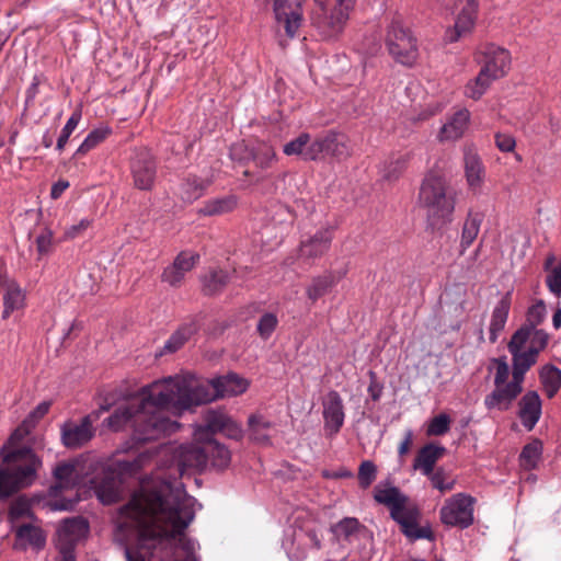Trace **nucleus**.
<instances>
[{
  "label": "nucleus",
  "mask_w": 561,
  "mask_h": 561,
  "mask_svg": "<svg viewBox=\"0 0 561 561\" xmlns=\"http://www.w3.org/2000/svg\"><path fill=\"white\" fill-rule=\"evenodd\" d=\"M186 339H184L180 333L179 331H175L170 337L169 340L165 342L164 346H163V351L161 352V354L163 353H174L176 352L178 350H180L185 343H186Z\"/></svg>",
  "instance_id": "obj_60"
},
{
  "label": "nucleus",
  "mask_w": 561,
  "mask_h": 561,
  "mask_svg": "<svg viewBox=\"0 0 561 561\" xmlns=\"http://www.w3.org/2000/svg\"><path fill=\"white\" fill-rule=\"evenodd\" d=\"M419 202L425 209L432 227L449 224L456 205V192L446 181L434 173L425 176L420 187Z\"/></svg>",
  "instance_id": "obj_7"
},
{
  "label": "nucleus",
  "mask_w": 561,
  "mask_h": 561,
  "mask_svg": "<svg viewBox=\"0 0 561 561\" xmlns=\"http://www.w3.org/2000/svg\"><path fill=\"white\" fill-rule=\"evenodd\" d=\"M386 46L390 56L403 66L412 67L417 60L416 38L400 15L393 16L387 28Z\"/></svg>",
  "instance_id": "obj_9"
},
{
  "label": "nucleus",
  "mask_w": 561,
  "mask_h": 561,
  "mask_svg": "<svg viewBox=\"0 0 561 561\" xmlns=\"http://www.w3.org/2000/svg\"><path fill=\"white\" fill-rule=\"evenodd\" d=\"M164 449L163 445L154 446L140 451L133 459H117L106 468L102 477L92 480L94 492L103 504H113L121 497L123 477L138 473L158 453Z\"/></svg>",
  "instance_id": "obj_6"
},
{
  "label": "nucleus",
  "mask_w": 561,
  "mask_h": 561,
  "mask_svg": "<svg viewBox=\"0 0 561 561\" xmlns=\"http://www.w3.org/2000/svg\"><path fill=\"white\" fill-rule=\"evenodd\" d=\"M333 239L332 229L325 228L317 231L312 237L300 242L299 257L314 260L327 253Z\"/></svg>",
  "instance_id": "obj_19"
},
{
  "label": "nucleus",
  "mask_w": 561,
  "mask_h": 561,
  "mask_svg": "<svg viewBox=\"0 0 561 561\" xmlns=\"http://www.w3.org/2000/svg\"><path fill=\"white\" fill-rule=\"evenodd\" d=\"M198 260L199 255L196 253L191 251L180 252L173 263L163 270L161 280L169 284L171 287H181L185 275L194 268Z\"/></svg>",
  "instance_id": "obj_14"
},
{
  "label": "nucleus",
  "mask_w": 561,
  "mask_h": 561,
  "mask_svg": "<svg viewBox=\"0 0 561 561\" xmlns=\"http://www.w3.org/2000/svg\"><path fill=\"white\" fill-rule=\"evenodd\" d=\"M549 335L542 330H531V335L529 337L530 344L528 350L530 352H535L538 356L540 351H542L548 344Z\"/></svg>",
  "instance_id": "obj_56"
},
{
  "label": "nucleus",
  "mask_w": 561,
  "mask_h": 561,
  "mask_svg": "<svg viewBox=\"0 0 561 561\" xmlns=\"http://www.w3.org/2000/svg\"><path fill=\"white\" fill-rule=\"evenodd\" d=\"M478 12L477 0H467L460 13L456 19L453 28L446 32V41L449 43L457 42L461 36L469 34L474 26Z\"/></svg>",
  "instance_id": "obj_20"
},
{
  "label": "nucleus",
  "mask_w": 561,
  "mask_h": 561,
  "mask_svg": "<svg viewBox=\"0 0 561 561\" xmlns=\"http://www.w3.org/2000/svg\"><path fill=\"white\" fill-rule=\"evenodd\" d=\"M36 250L38 259L50 253L53 249V232L49 229H43L42 232L36 237Z\"/></svg>",
  "instance_id": "obj_55"
},
{
  "label": "nucleus",
  "mask_w": 561,
  "mask_h": 561,
  "mask_svg": "<svg viewBox=\"0 0 561 561\" xmlns=\"http://www.w3.org/2000/svg\"><path fill=\"white\" fill-rule=\"evenodd\" d=\"M542 453V444L539 439H534L524 446L519 460L520 466L527 470L535 469Z\"/></svg>",
  "instance_id": "obj_41"
},
{
  "label": "nucleus",
  "mask_w": 561,
  "mask_h": 561,
  "mask_svg": "<svg viewBox=\"0 0 561 561\" xmlns=\"http://www.w3.org/2000/svg\"><path fill=\"white\" fill-rule=\"evenodd\" d=\"M470 119V113L467 108L457 111L440 128L439 140L459 139L466 131Z\"/></svg>",
  "instance_id": "obj_25"
},
{
  "label": "nucleus",
  "mask_w": 561,
  "mask_h": 561,
  "mask_svg": "<svg viewBox=\"0 0 561 561\" xmlns=\"http://www.w3.org/2000/svg\"><path fill=\"white\" fill-rule=\"evenodd\" d=\"M324 428L330 436L336 435L345 420L343 399L335 390L329 391L322 399Z\"/></svg>",
  "instance_id": "obj_13"
},
{
  "label": "nucleus",
  "mask_w": 561,
  "mask_h": 561,
  "mask_svg": "<svg viewBox=\"0 0 561 561\" xmlns=\"http://www.w3.org/2000/svg\"><path fill=\"white\" fill-rule=\"evenodd\" d=\"M409 159V154H400L386 161L380 170L381 178L388 182L398 180L405 170Z\"/></svg>",
  "instance_id": "obj_39"
},
{
  "label": "nucleus",
  "mask_w": 561,
  "mask_h": 561,
  "mask_svg": "<svg viewBox=\"0 0 561 561\" xmlns=\"http://www.w3.org/2000/svg\"><path fill=\"white\" fill-rule=\"evenodd\" d=\"M0 500L31 486L42 468V459L32 448H0Z\"/></svg>",
  "instance_id": "obj_3"
},
{
  "label": "nucleus",
  "mask_w": 561,
  "mask_h": 561,
  "mask_svg": "<svg viewBox=\"0 0 561 561\" xmlns=\"http://www.w3.org/2000/svg\"><path fill=\"white\" fill-rule=\"evenodd\" d=\"M24 517L37 520L32 511L30 501L25 496H20L11 503L8 512V520L12 524V527H14L18 526L16 523Z\"/></svg>",
  "instance_id": "obj_38"
},
{
  "label": "nucleus",
  "mask_w": 561,
  "mask_h": 561,
  "mask_svg": "<svg viewBox=\"0 0 561 561\" xmlns=\"http://www.w3.org/2000/svg\"><path fill=\"white\" fill-rule=\"evenodd\" d=\"M324 154L327 156L325 134L317 137L312 142L307 145L304 152V159L316 161Z\"/></svg>",
  "instance_id": "obj_49"
},
{
  "label": "nucleus",
  "mask_w": 561,
  "mask_h": 561,
  "mask_svg": "<svg viewBox=\"0 0 561 561\" xmlns=\"http://www.w3.org/2000/svg\"><path fill=\"white\" fill-rule=\"evenodd\" d=\"M531 328L529 327H522L518 329L512 336L511 341L508 342V352L510 353H516L522 352L525 344L529 341V337L531 335Z\"/></svg>",
  "instance_id": "obj_52"
},
{
  "label": "nucleus",
  "mask_w": 561,
  "mask_h": 561,
  "mask_svg": "<svg viewBox=\"0 0 561 561\" xmlns=\"http://www.w3.org/2000/svg\"><path fill=\"white\" fill-rule=\"evenodd\" d=\"M451 419L446 413L434 416L427 426L426 434L428 436H442L449 432Z\"/></svg>",
  "instance_id": "obj_47"
},
{
  "label": "nucleus",
  "mask_w": 561,
  "mask_h": 561,
  "mask_svg": "<svg viewBox=\"0 0 561 561\" xmlns=\"http://www.w3.org/2000/svg\"><path fill=\"white\" fill-rule=\"evenodd\" d=\"M320 12L313 13V21L319 30L327 37H333L340 34L348 20V13L343 9L333 8L330 14L321 5Z\"/></svg>",
  "instance_id": "obj_18"
},
{
  "label": "nucleus",
  "mask_w": 561,
  "mask_h": 561,
  "mask_svg": "<svg viewBox=\"0 0 561 561\" xmlns=\"http://www.w3.org/2000/svg\"><path fill=\"white\" fill-rule=\"evenodd\" d=\"M14 533L13 548L25 551L27 548L41 550L46 545V535L39 525L25 523L12 527Z\"/></svg>",
  "instance_id": "obj_16"
},
{
  "label": "nucleus",
  "mask_w": 561,
  "mask_h": 561,
  "mask_svg": "<svg viewBox=\"0 0 561 561\" xmlns=\"http://www.w3.org/2000/svg\"><path fill=\"white\" fill-rule=\"evenodd\" d=\"M186 339H184L180 333L179 331H175L170 337L169 340L165 342L164 346H163V351L161 352V354L163 353H174L176 352L178 350H180L185 343H186Z\"/></svg>",
  "instance_id": "obj_61"
},
{
  "label": "nucleus",
  "mask_w": 561,
  "mask_h": 561,
  "mask_svg": "<svg viewBox=\"0 0 561 561\" xmlns=\"http://www.w3.org/2000/svg\"><path fill=\"white\" fill-rule=\"evenodd\" d=\"M217 433H222L231 439L242 437L241 427L225 412L208 410L204 415V424L198 425L194 431L196 443H206L207 462L218 469H225L230 463V451L227 447L213 438Z\"/></svg>",
  "instance_id": "obj_4"
},
{
  "label": "nucleus",
  "mask_w": 561,
  "mask_h": 561,
  "mask_svg": "<svg viewBox=\"0 0 561 561\" xmlns=\"http://www.w3.org/2000/svg\"><path fill=\"white\" fill-rule=\"evenodd\" d=\"M327 156L344 160L351 156L352 148L346 136L334 131L325 134Z\"/></svg>",
  "instance_id": "obj_34"
},
{
  "label": "nucleus",
  "mask_w": 561,
  "mask_h": 561,
  "mask_svg": "<svg viewBox=\"0 0 561 561\" xmlns=\"http://www.w3.org/2000/svg\"><path fill=\"white\" fill-rule=\"evenodd\" d=\"M250 438L257 444H268L274 424L262 414H252L248 420Z\"/></svg>",
  "instance_id": "obj_29"
},
{
  "label": "nucleus",
  "mask_w": 561,
  "mask_h": 561,
  "mask_svg": "<svg viewBox=\"0 0 561 561\" xmlns=\"http://www.w3.org/2000/svg\"><path fill=\"white\" fill-rule=\"evenodd\" d=\"M51 403L50 401H44L39 403L26 417L32 421V425L35 427L37 422L43 419L49 411Z\"/></svg>",
  "instance_id": "obj_62"
},
{
  "label": "nucleus",
  "mask_w": 561,
  "mask_h": 561,
  "mask_svg": "<svg viewBox=\"0 0 561 561\" xmlns=\"http://www.w3.org/2000/svg\"><path fill=\"white\" fill-rule=\"evenodd\" d=\"M510 368L504 359H496V373L494 377L495 387L507 385Z\"/></svg>",
  "instance_id": "obj_58"
},
{
  "label": "nucleus",
  "mask_w": 561,
  "mask_h": 561,
  "mask_svg": "<svg viewBox=\"0 0 561 561\" xmlns=\"http://www.w3.org/2000/svg\"><path fill=\"white\" fill-rule=\"evenodd\" d=\"M511 355L513 357V379L523 383L525 374L536 364L538 356L529 350L511 353Z\"/></svg>",
  "instance_id": "obj_35"
},
{
  "label": "nucleus",
  "mask_w": 561,
  "mask_h": 561,
  "mask_svg": "<svg viewBox=\"0 0 561 561\" xmlns=\"http://www.w3.org/2000/svg\"><path fill=\"white\" fill-rule=\"evenodd\" d=\"M81 116V111L76 110L67 121L57 139L56 149L58 151H62L65 149V146L67 145L69 137L80 123Z\"/></svg>",
  "instance_id": "obj_45"
},
{
  "label": "nucleus",
  "mask_w": 561,
  "mask_h": 561,
  "mask_svg": "<svg viewBox=\"0 0 561 561\" xmlns=\"http://www.w3.org/2000/svg\"><path fill=\"white\" fill-rule=\"evenodd\" d=\"M474 60L481 65L478 76L465 87L466 96L479 100L493 81L507 75L511 67V53L493 43H481L474 51Z\"/></svg>",
  "instance_id": "obj_5"
},
{
  "label": "nucleus",
  "mask_w": 561,
  "mask_h": 561,
  "mask_svg": "<svg viewBox=\"0 0 561 561\" xmlns=\"http://www.w3.org/2000/svg\"><path fill=\"white\" fill-rule=\"evenodd\" d=\"M179 471L185 469L202 470L207 465L206 443L182 445L175 450Z\"/></svg>",
  "instance_id": "obj_17"
},
{
  "label": "nucleus",
  "mask_w": 561,
  "mask_h": 561,
  "mask_svg": "<svg viewBox=\"0 0 561 561\" xmlns=\"http://www.w3.org/2000/svg\"><path fill=\"white\" fill-rule=\"evenodd\" d=\"M94 436L90 416H84L80 423L67 422L61 426V442L67 448H80Z\"/></svg>",
  "instance_id": "obj_15"
},
{
  "label": "nucleus",
  "mask_w": 561,
  "mask_h": 561,
  "mask_svg": "<svg viewBox=\"0 0 561 561\" xmlns=\"http://www.w3.org/2000/svg\"><path fill=\"white\" fill-rule=\"evenodd\" d=\"M463 167L469 188L477 192L484 181L485 169L481 158L472 147L465 148Z\"/></svg>",
  "instance_id": "obj_22"
},
{
  "label": "nucleus",
  "mask_w": 561,
  "mask_h": 561,
  "mask_svg": "<svg viewBox=\"0 0 561 561\" xmlns=\"http://www.w3.org/2000/svg\"><path fill=\"white\" fill-rule=\"evenodd\" d=\"M546 317V306L539 300L529 307L527 311V322L533 330L540 324Z\"/></svg>",
  "instance_id": "obj_54"
},
{
  "label": "nucleus",
  "mask_w": 561,
  "mask_h": 561,
  "mask_svg": "<svg viewBox=\"0 0 561 561\" xmlns=\"http://www.w3.org/2000/svg\"><path fill=\"white\" fill-rule=\"evenodd\" d=\"M360 527V524L355 517H345L331 527V531L337 539L348 540L355 535Z\"/></svg>",
  "instance_id": "obj_43"
},
{
  "label": "nucleus",
  "mask_w": 561,
  "mask_h": 561,
  "mask_svg": "<svg viewBox=\"0 0 561 561\" xmlns=\"http://www.w3.org/2000/svg\"><path fill=\"white\" fill-rule=\"evenodd\" d=\"M482 222L481 214L469 213L462 227L460 248L465 252L476 240Z\"/></svg>",
  "instance_id": "obj_36"
},
{
  "label": "nucleus",
  "mask_w": 561,
  "mask_h": 561,
  "mask_svg": "<svg viewBox=\"0 0 561 561\" xmlns=\"http://www.w3.org/2000/svg\"><path fill=\"white\" fill-rule=\"evenodd\" d=\"M510 308L511 293H506L505 296H503L496 304L492 312L489 336L491 343H495L497 341L499 334L504 330L508 318Z\"/></svg>",
  "instance_id": "obj_28"
},
{
  "label": "nucleus",
  "mask_w": 561,
  "mask_h": 561,
  "mask_svg": "<svg viewBox=\"0 0 561 561\" xmlns=\"http://www.w3.org/2000/svg\"><path fill=\"white\" fill-rule=\"evenodd\" d=\"M194 517V499L163 481L141 486L121 507L116 536L126 541L127 561H198V543L184 534Z\"/></svg>",
  "instance_id": "obj_1"
},
{
  "label": "nucleus",
  "mask_w": 561,
  "mask_h": 561,
  "mask_svg": "<svg viewBox=\"0 0 561 561\" xmlns=\"http://www.w3.org/2000/svg\"><path fill=\"white\" fill-rule=\"evenodd\" d=\"M433 488L437 489L440 493L451 491L455 488V480L447 481V474L443 468H438L431 474H427Z\"/></svg>",
  "instance_id": "obj_51"
},
{
  "label": "nucleus",
  "mask_w": 561,
  "mask_h": 561,
  "mask_svg": "<svg viewBox=\"0 0 561 561\" xmlns=\"http://www.w3.org/2000/svg\"><path fill=\"white\" fill-rule=\"evenodd\" d=\"M186 339H184L180 333L179 331H175L170 337L169 340L165 342L164 346H163V351L161 352V354L163 353H174L176 352L178 350H180L185 343H186Z\"/></svg>",
  "instance_id": "obj_59"
},
{
  "label": "nucleus",
  "mask_w": 561,
  "mask_h": 561,
  "mask_svg": "<svg viewBox=\"0 0 561 561\" xmlns=\"http://www.w3.org/2000/svg\"><path fill=\"white\" fill-rule=\"evenodd\" d=\"M374 499L390 510V516L396 520L402 533L411 539L427 537V530L419 526L420 512L416 507L407 506L408 497L397 486L383 488L377 484Z\"/></svg>",
  "instance_id": "obj_8"
},
{
  "label": "nucleus",
  "mask_w": 561,
  "mask_h": 561,
  "mask_svg": "<svg viewBox=\"0 0 561 561\" xmlns=\"http://www.w3.org/2000/svg\"><path fill=\"white\" fill-rule=\"evenodd\" d=\"M476 499L467 493H456L446 499L439 510L440 522L448 527L466 529L474 522Z\"/></svg>",
  "instance_id": "obj_10"
},
{
  "label": "nucleus",
  "mask_w": 561,
  "mask_h": 561,
  "mask_svg": "<svg viewBox=\"0 0 561 561\" xmlns=\"http://www.w3.org/2000/svg\"><path fill=\"white\" fill-rule=\"evenodd\" d=\"M34 426L31 420H24L10 435L9 439L2 447L8 448H32L26 442V437L31 434Z\"/></svg>",
  "instance_id": "obj_42"
},
{
  "label": "nucleus",
  "mask_w": 561,
  "mask_h": 561,
  "mask_svg": "<svg viewBox=\"0 0 561 561\" xmlns=\"http://www.w3.org/2000/svg\"><path fill=\"white\" fill-rule=\"evenodd\" d=\"M274 14L286 35L295 37L302 22L301 0H274Z\"/></svg>",
  "instance_id": "obj_12"
},
{
  "label": "nucleus",
  "mask_w": 561,
  "mask_h": 561,
  "mask_svg": "<svg viewBox=\"0 0 561 561\" xmlns=\"http://www.w3.org/2000/svg\"><path fill=\"white\" fill-rule=\"evenodd\" d=\"M91 226V220L84 218L81 219L78 225H73L67 229L66 234L69 238H76L82 233V231L87 230Z\"/></svg>",
  "instance_id": "obj_64"
},
{
  "label": "nucleus",
  "mask_w": 561,
  "mask_h": 561,
  "mask_svg": "<svg viewBox=\"0 0 561 561\" xmlns=\"http://www.w3.org/2000/svg\"><path fill=\"white\" fill-rule=\"evenodd\" d=\"M237 206L238 197L236 195H227L204 202L197 214L207 217L222 216L232 213Z\"/></svg>",
  "instance_id": "obj_27"
},
{
  "label": "nucleus",
  "mask_w": 561,
  "mask_h": 561,
  "mask_svg": "<svg viewBox=\"0 0 561 561\" xmlns=\"http://www.w3.org/2000/svg\"><path fill=\"white\" fill-rule=\"evenodd\" d=\"M342 275L336 276L334 272H325L311 278L306 288L308 299L314 304L318 299L327 295L341 279Z\"/></svg>",
  "instance_id": "obj_26"
},
{
  "label": "nucleus",
  "mask_w": 561,
  "mask_h": 561,
  "mask_svg": "<svg viewBox=\"0 0 561 561\" xmlns=\"http://www.w3.org/2000/svg\"><path fill=\"white\" fill-rule=\"evenodd\" d=\"M539 377L547 397L553 398L561 388V370L553 365H546Z\"/></svg>",
  "instance_id": "obj_37"
},
{
  "label": "nucleus",
  "mask_w": 561,
  "mask_h": 561,
  "mask_svg": "<svg viewBox=\"0 0 561 561\" xmlns=\"http://www.w3.org/2000/svg\"><path fill=\"white\" fill-rule=\"evenodd\" d=\"M248 387V380L233 373L210 380L190 374L168 377L130 396L126 403L108 416L107 425L115 432L130 426L128 448L138 449L146 443L156 442L178 431L180 424L171 420L167 412L181 413L219 398L239 396Z\"/></svg>",
  "instance_id": "obj_2"
},
{
  "label": "nucleus",
  "mask_w": 561,
  "mask_h": 561,
  "mask_svg": "<svg viewBox=\"0 0 561 561\" xmlns=\"http://www.w3.org/2000/svg\"><path fill=\"white\" fill-rule=\"evenodd\" d=\"M112 134V128L108 126H102L99 128L93 129L88 134L85 139L82 141V144L77 149L75 156L80 157L84 156L95 147H98L100 144H102L110 135Z\"/></svg>",
  "instance_id": "obj_40"
},
{
  "label": "nucleus",
  "mask_w": 561,
  "mask_h": 561,
  "mask_svg": "<svg viewBox=\"0 0 561 561\" xmlns=\"http://www.w3.org/2000/svg\"><path fill=\"white\" fill-rule=\"evenodd\" d=\"M230 280L229 273L224 270H210L202 277V291L206 296L220 294Z\"/></svg>",
  "instance_id": "obj_32"
},
{
  "label": "nucleus",
  "mask_w": 561,
  "mask_h": 561,
  "mask_svg": "<svg viewBox=\"0 0 561 561\" xmlns=\"http://www.w3.org/2000/svg\"><path fill=\"white\" fill-rule=\"evenodd\" d=\"M522 383L512 378V381L507 385L495 387V389L485 397L484 404L489 410H507L522 392Z\"/></svg>",
  "instance_id": "obj_21"
},
{
  "label": "nucleus",
  "mask_w": 561,
  "mask_h": 561,
  "mask_svg": "<svg viewBox=\"0 0 561 561\" xmlns=\"http://www.w3.org/2000/svg\"><path fill=\"white\" fill-rule=\"evenodd\" d=\"M250 158L260 169H268L276 161V152L272 145L256 141L249 148Z\"/></svg>",
  "instance_id": "obj_33"
},
{
  "label": "nucleus",
  "mask_w": 561,
  "mask_h": 561,
  "mask_svg": "<svg viewBox=\"0 0 561 561\" xmlns=\"http://www.w3.org/2000/svg\"><path fill=\"white\" fill-rule=\"evenodd\" d=\"M204 316L202 313L188 317L176 331L188 341L194 334H196L204 321Z\"/></svg>",
  "instance_id": "obj_50"
},
{
  "label": "nucleus",
  "mask_w": 561,
  "mask_h": 561,
  "mask_svg": "<svg viewBox=\"0 0 561 561\" xmlns=\"http://www.w3.org/2000/svg\"><path fill=\"white\" fill-rule=\"evenodd\" d=\"M211 181L188 174L180 185V195L184 202L192 203L204 195Z\"/></svg>",
  "instance_id": "obj_30"
},
{
  "label": "nucleus",
  "mask_w": 561,
  "mask_h": 561,
  "mask_svg": "<svg viewBox=\"0 0 561 561\" xmlns=\"http://www.w3.org/2000/svg\"><path fill=\"white\" fill-rule=\"evenodd\" d=\"M310 142V135L307 133L300 134L297 138L287 142L284 146V153L286 156H297L301 154L304 157V152L307 148V145Z\"/></svg>",
  "instance_id": "obj_53"
},
{
  "label": "nucleus",
  "mask_w": 561,
  "mask_h": 561,
  "mask_svg": "<svg viewBox=\"0 0 561 561\" xmlns=\"http://www.w3.org/2000/svg\"><path fill=\"white\" fill-rule=\"evenodd\" d=\"M495 145L502 152H511L515 149V138L510 134L497 133L495 135Z\"/></svg>",
  "instance_id": "obj_57"
},
{
  "label": "nucleus",
  "mask_w": 561,
  "mask_h": 561,
  "mask_svg": "<svg viewBox=\"0 0 561 561\" xmlns=\"http://www.w3.org/2000/svg\"><path fill=\"white\" fill-rule=\"evenodd\" d=\"M518 416L522 424L531 431L541 416V399L536 391H528L519 401Z\"/></svg>",
  "instance_id": "obj_23"
},
{
  "label": "nucleus",
  "mask_w": 561,
  "mask_h": 561,
  "mask_svg": "<svg viewBox=\"0 0 561 561\" xmlns=\"http://www.w3.org/2000/svg\"><path fill=\"white\" fill-rule=\"evenodd\" d=\"M25 306V294L13 280L5 285L3 295L2 319L7 320L12 312L23 309Z\"/></svg>",
  "instance_id": "obj_31"
},
{
  "label": "nucleus",
  "mask_w": 561,
  "mask_h": 561,
  "mask_svg": "<svg viewBox=\"0 0 561 561\" xmlns=\"http://www.w3.org/2000/svg\"><path fill=\"white\" fill-rule=\"evenodd\" d=\"M130 172L135 187L150 191L157 175V162L153 154L148 149L136 151L130 162Z\"/></svg>",
  "instance_id": "obj_11"
},
{
  "label": "nucleus",
  "mask_w": 561,
  "mask_h": 561,
  "mask_svg": "<svg viewBox=\"0 0 561 561\" xmlns=\"http://www.w3.org/2000/svg\"><path fill=\"white\" fill-rule=\"evenodd\" d=\"M75 472L76 462L62 461L55 467L53 474L59 488H68L73 481Z\"/></svg>",
  "instance_id": "obj_44"
},
{
  "label": "nucleus",
  "mask_w": 561,
  "mask_h": 561,
  "mask_svg": "<svg viewBox=\"0 0 561 561\" xmlns=\"http://www.w3.org/2000/svg\"><path fill=\"white\" fill-rule=\"evenodd\" d=\"M377 477V467L370 460H364L359 465L358 468V484L362 489H367L371 485V483L376 480Z\"/></svg>",
  "instance_id": "obj_48"
},
{
  "label": "nucleus",
  "mask_w": 561,
  "mask_h": 561,
  "mask_svg": "<svg viewBox=\"0 0 561 561\" xmlns=\"http://www.w3.org/2000/svg\"><path fill=\"white\" fill-rule=\"evenodd\" d=\"M547 285L554 294L561 293V265L557 266L547 277Z\"/></svg>",
  "instance_id": "obj_63"
},
{
  "label": "nucleus",
  "mask_w": 561,
  "mask_h": 561,
  "mask_svg": "<svg viewBox=\"0 0 561 561\" xmlns=\"http://www.w3.org/2000/svg\"><path fill=\"white\" fill-rule=\"evenodd\" d=\"M446 454V448L434 443L424 445L416 454L413 462L415 470H421L424 476L434 472L436 462Z\"/></svg>",
  "instance_id": "obj_24"
},
{
  "label": "nucleus",
  "mask_w": 561,
  "mask_h": 561,
  "mask_svg": "<svg viewBox=\"0 0 561 561\" xmlns=\"http://www.w3.org/2000/svg\"><path fill=\"white\" fill-rule=\"evenodd\" d=\"M278 319L273 312H265L257 322L256 331L263 341L271 337L275 329L277 328Z\"/></svg>",
  "instance_id": "obj_46"
}]
</instances>
